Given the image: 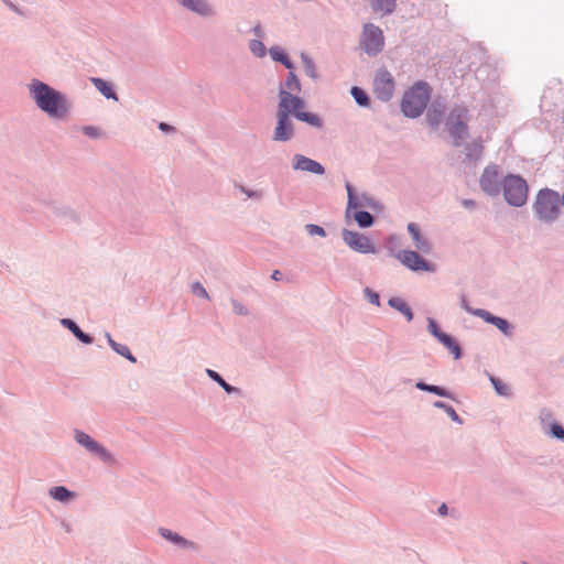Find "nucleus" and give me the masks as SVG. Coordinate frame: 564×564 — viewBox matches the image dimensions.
Returning a JSON list of instances; mask_svg holds the SVG:
<instances>
[{"label":"nucleus","instance_id":"cd10ccee","mask_svg":"<svg viewBox=\"0 0 564 564\" xmlns=\"http://www.w3.org/2000/svg\"><path fill=\"white\" fill-rule=\"evenodd\" d=\"M269 54L274 62L281 63L289 70H292L294 68V63L291 61V58L282 47L278 45L272 46L269 50Z\"/></svg>","mask_w":564,"mask_h":564},{"label":"nucleus","instance_id":"b1692460","mask_svg":"<svg viewBox=\"0 0 564 564\" xmlns=\"http://www.w3.org/2000/svg\"><path fill=\"white\" fill-rule=\"evenodd\" d=\"M48 496L61 503H68L76 498V492L65 486H54L50 488Z\"/></svg>","mask_w":564,"mask_h":564},{"label":"nucleus","instance_id":"f3484780","mask_svg":"<svg viewBox=\"0 0 564 564\" xmlns=\"http://www.w3.org/2000/svg\"><path fill=\"white\" fill-rule=\"evenodd\" d=\"M446 111V102L442 97L435 98L427 109L426 122L427 124L436 129L442 122Z\"/></svg>","mask_w":564,"mask_h":564},{"label":"nucleus","instance_id":"09e8293b","mask_svg":"<svg viewBox=\"0 0 564 564\" xmlns=\"http://www.w3.org/2000/svg\"><path fill=\"white\" fill-rule=\"evenodd\" d=\"M230 302L232 305V311L236 315H239V316L249 315V310L242 303H240L239 301H237L234 297L230 299Z\"/></svg>","mask_w":564,"mask_h":564},{"label":"nucleus","instance_id":"c03bdc74","mask_svg":"<svg viewBox=\"0 0 564 564\" xmlns=\"http://www.w3.org/2000/svg\"><path fill=\"white\" fill-rule=\"evenodd\" d=\"M427 330L429 333L434 336L438 341L445 336L447 333H444L436 321L432 317L427 318Z\"/></svg>","mask_w":564,"mask_h":564},{"label":"nucleus","instance_id":"a211bd4d","mask_svg":"<svg viewBox=\"0 0 564 564\" xmlns=\"http://www.w3.org/2000/svg\"><path fill=\"white\" fill-rule=\"evenodd\" d=\"M477 317L497 327L506 337H512L514 327L508 319L496 316L488 311L477 313Z\"/></svg>","mask_w":564,"mask_h":564},{"label":"nucleus","instance_id":"5fc2aeb1","mask_svg":"<svg viewBox=\"0 0 564 564\" xmlns=\"http://www.w3.org/2000/svg\"><path fill=\"white\" fill-rule=\"evenodd\" d=\"M158 128L164 132V133H170V132H173L175 129L174 127H172L171 124L166 123V122H160Z\"/></svg>","mask_w":564,"mask_h":564},{"label":"nucleus","instance_id":"58836bf2","mask_svg":"<svg viewBox=\"0 0 564 564\" xmlns=\"http://www.w3.org/2000/svg\"><path fill=\"white\" fill-rule=\"evenodd\" d=\"M301 59L303 63L305 74L312 79H317L318 73H317L314 61L305 53L301 54Z\"/></svg>","mask_w":564,"mask_h":564},{"label":"nucleus","instance_id":"412c9836","mask_svg":"<svg viewBox=\"0 0 564 564\" xmlns=\"http://www.w3.org/2000/svg\"><path fill=\"white\" fill-rule=\"evenodd\" d=\"M484 153V145L480 139H475L465 144L463 154V162L466 164L476 163Z\"/></svg>","mask_w":564,"mask_h":564},{"label":"nucleus","instance_id":"79ce46f5","mask_svg":"<svg viewBox=\"0 0 564 564\" xmlns=\"http://www.w3.org/2000/svg\"><path fill=\"white\" fill-rule=\"evenodd\" d=\"M249 50L254 56L259 58L264 57L267 54L265 45L259 39H254L249 42Z\"/></svg>","mask_w":564,"mask_h":564},{"label":"nucleus","instance_id":"6e6d98bb","mask_svg":"<svg viewBox=\"0 0 564 564\" xmlns=\"http://www.w3.org/2000/svg\"><path fill=\"white\" fill-rule=\"evenodd\" d=\"M462 206L466 209H474L476 207V202L474 199L465 198L462 200Z\"/></svg>","mask_w":564,"mask_h":564},{"label":"nucleus","instance_id":"864d4df0","mask_svg":"<svg viewBox=\"0 0 564 564\" xmlns=\"http://www.w3.org/2000/svg\"><path fill=\"white\" fill-rule=\"evenodd\" d=\"M251 32L254 34V36H257L259 40H261L263 36H264V32H263V29L261 26V24H256L252 29H251Z\"/></svg>","mask_w":564,"mask_h":564},{"label":"nucleus","instance_id":"49530a36","mask_svg":"<svg viewBox=\"0 0 564 564\" xmlns=\"http://www.w3.org/2000/svg\"><path fill=\"white\" fill-rule=\"evenodd\" d=\"M364 296L375 306H380V296L379 293L373 291L371 288L367 286L362 290Z\"/></svg>","mask_w":564,"mask_h":564},{"label":"nucleus","instance_id":"6e6552de","mask_svg":"<svg viewBox=\"0 0 564 564\" xmlns=\"http://www.w3.org/2000/svg\"><path fill=\"white\" fill-rule=\"evenodd\" d=\"M360 48L368 56H377L383 51L384 36L382 30L373 23H365L359 40Z\"/></svg>","mask_w":564,"mask_h":564},{"label":"nucleus","instance_id":"680f3d73","mask_svg":"<svg viewBox=\"0 0 564 564\" xmlns=\"http://www.w3.org/2000/svg\"><path fill=\"white\" fill-rule=\"evenodd\" d=\"M561 204L564 206V192H563L562 198H560V205Z\"/></svg>","mask_w":564,"mask_h":564},{"label":"nucleus","instance_id":"3c124183","mask_svg":"<svg viewBox=\"0 0 564 564\" xmlns=\"http://www.w3.org/2000/svg\"><path fill=\"white\" fill-rule=\"evenodd\" d=\"M460 307L467 312L468 314H471L474 316L477 317V313H481V312H485L486 310L484 308H473L469 303H468V300L466 299V296H462L460 297Z\"/></svg>","mask_w":564,"mask_h":564},{"label":"nucleus","instance_id":"f704fd0d","mask_svg":"<svg viewBox=\"0 0 564 564\" xmlns=\"http://www.w3.org/2000/svg\"><path fill=\"white\" fill-rule=\"evenodd\" d=\"M352 217L360 228H370L376 221V218L367 210L355 209Z\"/></svg>","mask_w":564,"mask_h":564},{"label":"nucleus","instance_id":"aec40b11","mask_svg":"<svg viewBox=\"0 0 564 564\" xmlns=\"http://www.w3.org/2000/svg\"><path fill=\"white\" fill-rule=\"evenodd\" d=\"M159 534L163 539H165L166 541H169L172 544L178 546L180 549L188 550V551H196L197 550V544L195 542L185 539L181 534H178L176 532H173L170 529L159 528Z\"/></svg>","mask_w":564,"mask_h":564},{"label":"nucleus","instance_id":"8fccbe9b","mask_svg":"<svg viewBox=\"0 0 564 564\" xmlns=\"http://www.w3.org/2000/svg\"><path fill=\"white\" fill-rule=\"evenodd\" d=\"M192 292L199 297H203L205 300H209V295L207 290L204 288V285L200 282H194L192 284Z\"/></svg>","mask_w":564,"mask_h":564},{"label":"nucleus","instance_id":"5701e85b","mask_svg":"<svg viewBox=\"0 0 564 564\" xmlns=\"http://www.w3.org/2000/svg\"><path fill=\"white\" fill-rule=\"evenodd\" d=\"M90 82L105 98L118 101V95L109 82L100 77H91Z\"/></svg>","mask_w":564,"mask_h":564},{"label":"nucleus","instance_id":"4468645a","mask_svg":"<svg viewBox=\"0 0 564 564\" xmlns=\"http://www.w3.org/2000/svg\"><path fill=\"white\" fill-rule=\"evenodd\" d=\"M41 202L54 217L66 223L77 221V213L69 205L52 198L42 199Z\"/></svg>","mask_w":564,"mask_h":564},{"label":"nucleus","instance_id":"c9c22d12","mask_svg":"<svg viewBox=\"0 0 564 564\" xmlns=\"http://www.w3.org/2000/svg\"><path fill=\"white\" fill-rule=\"evenodd\" d=\"M371 6L375 11L382 12L383 14H391L397 6L395 0H371Z\"/></svg>","mask_w":564,"mask_h":564},{"label":"nucleus","instance_id":"37998d69","mask_svg":"<svg viewBox=\"0 0 564 564\" xmlns=\"http://www.w3.org/2000/svg\"><path fill=\"white\" fill-rule=\"evenodd\" d=\"M538 420L542 430H545L547 427V424L553 421L552 410L546 406L541 408L538 413Z\"/></svg>","mask_w":564,"mask_h":564},{"label":"nucleus","instance_id":"c756f323","mask_svg":"<svg viewBox=\"0 0 564 564\" xmlns=\"http://www.w3.org/2000/svg\"><path fill=\"white\" fill-rule=\"evenodd\" d=\"M359 207L369 208L376 213H380L383 209L382 204L367 193H362L360 196H358L357 208Z\"/></svg>","mask_w":564,"mask_h":564},{"label":"nucleus","instance_id":"bb28decb","mask_svg":"<svg viewBox=\"0 0 564 564\" xmlns=\"http://www.w3.org/2000/svg\"><path fill=\"white\" fill-rule=\"evenodd\" d=\"M205 372H206L207 377L210 380H213L214 382H216L219 387H221L227 394H239L240 393L239 388L229 384L217 371L207 368L205 370Z\"/></svg>","mask_w":564,"mask_h":564},{"label":"nucleus","instance_id":"4c0bfd02","mask_svg":"<svg viewBox=\"0 0 564 564\" xmlns=\"http://www.w3.org/2000/svg\"><path fill=\"white\" fill-rule=\"evenodd\" d=\"M546 435L564 443V426L556 421H552L547 424V427L543 430Z\"/></svg>","mask_w":564,"mask_h":564},{"label":"nucleus","instance_id":"603ef678","mask_svg":"<svg viewBox=\"0 0 564 564\" xmlns=\"http://www.w3.org/2000/svg\"><path fill=\"white\" fill-rule=\"evenodd\" d=\"M83 133L90 139H98L101 134L99 128L95 126H84L82 128Z\"/></svg>","mask_w":564,"mask_h":564},{"label":"nucleus","instance_id":"ea45409f","mask_svg":"<svg viewBox=\"0 0 564 564\" xmlns=\"http://www.w3.org/2000/svg\"><path fill=\"white\" fill-rule=\"evenodd\" d=\"M433 406L436 409L443 410L451 417V420L453 422H455L457 424H463L462 417L457 414V412L455 411V409L452 405H449L443 401H435L433 403Z\"/></svg>","mask_w":564,"mask_h":564},{"label":"nucleus","instance_id":"72a5a7b5","mask_svg":"<svg viewBox=\"0 0 564 564\" xmlns=\"http://www.w3.org/2000/svg\"><path fill=\"white\" fill-rule=\"evenodd\" d=\"M295 119L303 121L316 129H322L324 126L322 118L317 113L310 111L302 110L300 113H297V117Z\"/></svg>","mask_w":564,"mask_h":564},{"label":"nucleus","instance_id":"a878e982","mask_svg":"<svg viewBox=\"0 0 564 564\" xmlns=\"http://www.w3.org/2000/svg\"><path fill=\"white\" fill-rule=\"evenodd\" d=\"M106 338H107V341L110 346V348L117 352L118 355H120L121 357L126 358L127 360H129L130 362L132 364H135L137 362V358L133 356V354L130 351L129 347L127 345H123V344H120V343H117L109 333H106Z\"/></svg>","mask_w":564,"mask_h":564},{"label":"nucleus","instance_id":"f257e3e1","mask_svg":"<svg viewBox=\"0 0 564 564\" xmlns=\"http://www.w3.org/2000/svg\"><path fill=\"white\" fill-rule=\"evenodd\" d=\"M28 90L36 107L50 118L63 120L69 115L72 106L64 93L36 78L28 84Z\"/></svg>","mask_w":564,"mask_h":564},{"label":"nucleus","instance_id":"13d9d810","mask_svg":"<svg viewBox=\"0 0 564 564\" xmlns=\"http://www.w3.org/2000/svg\"><path fill=\"white\" fill-rule=\"evenodd\" d=\"M447 511H448V507L446 506V503H442L437 509V512L440 516H446Z\"/></svg>","mask_w":564,"mask_h":564},{"label":"nucleus","instance_id":"4d7b16f0","mask_svg":"<svg viewBox=\"0 0 564 564\" xmlns=\"http://www.w3.org/2000/svg\"><path fill=\"white\" fill-rule=\"evenodd\" d=\"M402 315L405 317V319L408 322H412L413 321L414 314H413V312H412L410 306L402 313Z\"/></svg>","mask_w":564,"mask_h":564},{"label":"nucleus","instance_id":"6ab92c4d","mask_svg":"<svg viewBox=\"0 0 564 564\" xmlns=\"http://www.w3.org/2000/svg\"><path fill=\"white\" fill-rule=\"evenodd\" d=\"M406 230L413 240L414 247L419 251L426 253V254H429L432 251L431 241L429 240L427 237L422 235L421 229L417 224L409 223L406 226Z\"/></svg>","mask_w":564,"mask_h":564},{"label":"nucleus","instance_id":"2f4dec72","mask_svg":"<svg viewBox=\"0 0 564 564\" xmlns=\"http://www.w3.org/2000/svg\"><path fill=\"white\" fill-rule=\"evenodd\" d=\"M488 377H489V381L491 382L495 392L499 397H503L507 399L512 397V389L510 386H508L502 380H500L499 378H497L492 375H489Z\"/></svg>","mask_w":564,"mask_h":564},{"label":"nucleus","instance_id":"393cba45","mask_svg":"<svg viewBox=\"0 0 564 564\" xmlns=\"http://www.w3.org/2000/svg\"><path fill=\"white\" fill-rule=\"evenodd\" d=\"M415 388L421 391L436 394L441 398H447V399L455 400L454 393L442 386L430 384V383H426V382L420 380L415 383Z\"/></svg>","mask_w":564,"mask_h":564},{"label":"nucleus","instance_id":"c85d7f7f","mask_svg":"<svg viewBox=\"0 0 564 564\" xmlns=\"http://www.w3.org/2000/svg\"><path fill=\"white\" fill-rule=\"evenodd\" d=\"M234 187L247 198L256 202H261L265 196V191L263 188H249L241 183H235Z\"/></svg>","mask_w":564,"mask_h":564},{"label":"nucleus","instance_id":"473e14b6","mask_svg":"<svg viewBox=\"0 0 564 564\" xmlns=\"http://www.w3.org/2000/svg\"><path fill=\"white\" fill-rule=\"evenodd\" d=\"M440 343L448 349V351L453 355L454 359H459L463 355L462 347L458 341H456L451 335L446 334L440 340Z\"/></svg>","mask_w":564,"mask_h":564},{"label":"nucleus","instance_id":"1a4fd4ad","mask_svg":"<svg viewBox=\"0 0 564 564\" xmlns=\"http://www.w3.org/2000/svg\"><path fill=\"white\" fill-rule=\"evenodd\" d=\"M395 91V82L392 74L386 68L380 67L373 78V93L382 102H388L392 99Z\"/></svg>","mask_w":564,"mask_h":564},{"label":"nucleus","instance_id":"e433bc0d","mask_svg":"<svg viewBox=\"0 0 564 564\" xmlns=\"http://www.w3.org/2000/svg\"><path fill=\"white\" fill-rule=\"evenodd\" d=\"M350 95L352 96L355 102L359 106V107H369L370 105V97L368 96V94L360 87L358 86H352L350 88Z\"/></svg>","mask_w":564,"mask_h":564},{"label":"nucleus","instance_id":"39448f33","mask_svg":"<svg viewBox=\"0 0 564 564\" xmlns=\"http://www.w3.org/2000/svg\"><path fill=\"white\" fill-rule=\"evenodd\" d=\"M529 184L519 174L508 173L505 175V185L501 191L506 203L516 208L524 206L529 198Z\"/></svg>","mask_w":564,"mask_h":564},{"label":"nucleus","instance_id":"ddd939ff","mask_svg":"<svg viewBox=\"0 0 564 564\" xmlns=\"http://www.w3.org/2000/svg\"><path fill=\"white\" fill-rule=\"evenodd\" d=\"M294 135L295 127L291 117L276 113V124L273 129L272 140L274 142H289Z\"/></svg>","mask_w":564,"mask_h":564},{"label":"nucleus","instance_id":"de8ad7c7","mask_svg":"<svg viewBox=\"0 0 564 564\" xmlns=\"http://www.w3.org/2000/svg\"><path fill=\"white\" fill-rule=\"evenodd\" d=\"M305 230L310 236H318L322 238L327 236L326 230L319 225L307 224L305 225Z\"/></svg>","mask_w":564,"mask_h":564},{"label":"nucleus","instance_id":"9d476101","mask_svg":"<svg viewBox=\"0 0 564 564\" xmlns=\"http://www.w3.org/2000/svg\"><path fill=\"white\" fill-rule=\"evenodd\" d=\"M343 240L355 252L361 254H376L379 252V249L376 247L372 240L368 236L358 231L344 229Z\"/></svg>","mask_w":564,"mask_h":564},{"label":"nucleus","instance_id":"0eeeda50","mask_svg":"<svg viewBox=\"0 0 564 564\" xmlns=\"http://www.w3.org/2000/svg\"><path fill=\"white\" fill-rule=\"evenodd\" d=\"M505 175L500 165L488 164L479 177L481 191L489 197H498L505 185Z\"/></svg>","mask_w":564,"mask_h":564},{"label":"nucleus","instance_id":"dca6fc26","mask_svg":"<svg viewBox=\"0 0 564 564\" xmlns=\"http://www.w3.org/2000/svg\"><path fill=\"white\" fill-rule=\"evenodd\" d=\"M292 169L294 171L308 172L316 175L325 174V167L317 161L303 154H294L292 158Z\"/></svg>","mask_w":564,"mask_h":564},{"label":"nucleus","instance_id":"7c9ffc66","mask_svg":"<svg viewBox=\"0 0 564 564\" xmlns=\"http://www.w3.org/2000/svg\"><path fill=\"white\" fill-rule=\"evenodd\" d=\"M279 90L291 91V94H299L301 91V83L293 69L288 73V76L284 83L280 85Z\"/></svg>","mask_w":564,"mask_h":564},{"label":"nucleus","instance_id":"7ed1b4c3","mask_svg":"<svg viewBox=\"0 0 564 564\" xmlns=\"http://www.w3.org/2000/svg\"><path fill=\"white\" fill-rule=\"evenodd\" d=\"M535 218L542 224L551 225L560 216V194L551 188H541L532 204Z\"/></svg>","mask_w":564,"mask_h":564},{"label":"nucleus","instance_id":"a18cd8bd","mask_svg":"<svg viewBox=\"0 0 564 564\" xmlns=\"http://www.w3.org/2000/svg\"><path fill=\"white\" fill-rule=\"evenodd\" d=\"M388 305L401 314L409 307V304L400 296L390 297Z\"/></svg>","mask_w":564,"mask_h":564},{"label":"nucleus","instance_id":"a19ab883","mask_svg":"<svg viewBox=\"0 0 564 564\" xmlns=\"http://www.w3.org/2000/svg\"><path fill=\"white\" fill-rule=\"evenodd\" d=\"M345 187H346V191H347V198H348L346 216L349 217L350 216V210L351 209H357L358 195L356 194L354 186L349 182H347L345 184Z\"/></svg>","mask_w":564,"mask_h":564},{"label":"nucleus","instance_id":"20e7f679","mask_svg":"<svg viewBox=\"0 0 564 564\" xmlns=\"http://www.w3.org/2000/svg\"><path fill=\"white\" fill-rule=\"evenodd\" d=\"M452 139V145L459 148L468 137V109L463 105L454 106L445 122Z\"/></svg>","mask_w":564,"mask_h":564},{"label":"nucleus","instance_id":"423d86ee","mask_svg":"<svg viewBox=\"0 0 564 564\" xmlns=\"http://www.w3.org/2000/svg\"><path fill=\"white\" fill-rule=\"evenodd\" d=\"M74 441L86 449V452L93 456H96L102 464L116 467L119 465L116 456L106 448L102 444L91 437L88 433L83 430L75 429L73 432Z\"/></svg>","mask_w":564,"mask_h":564},{"label":"nucleus","instance_id":"2eb2a0df","mask_svg":"<svg viewBox=\"0 0 564 564\" xmlns=\"http://www.w3.org/2000/svg\"><path fill=\"white\" fill-rule=\"evenodd\" d=\"M184 9L195 13L196 15L210 19L216 15V9L208 0H176Z\"/></svg>","mask_w":564,"mask_h":564},{"label":"nucleus","instance_id":"052dcab7","mask_svg":"<svg viewBox=\"0 0 564 564\" xmlns=\"http://www.w3.org/2000/svg\"><path fill=\"white\" fill-rule=\"evenodd\" d=\"M61 525H62V528L64 529V531H65L66 533H70V532H72V525H70V523H68V522H66V521H63Z\"/></svg>","mask_w":564,"mask_h":564},{"label":"nucleus","instance_id":"9b49d317","mask_svg":"<svg viewBox=\"0 0 564 564\" xmlns=\"http://www.w3.org/2000/svg\"><path fill=\"white\" fill-rule=\"evenodd\" d=\"M279 102L276 113L296 118L304 107L305 101L296 94L291 91L279 90Z\"/></svg>","mask_w":564,"mask_h":564},{"label":"nucleus","instance_id":"f03ea898","mask_svg":"<svg viewBox=\"0 0 564 564\" xmlns=\"http://www.w3.org/2000/svg\"><path fill=\"white\" fill-rule=\"evenodd\" d=\"M430 99V85L419 80L404 91L400 104L401 111L406 118L416 119L424 112Z\"/></svg>","mask_w":564,"mask_h":564},{"label":"nucleus","instance_id":"4be33fe9","mask_svg":"<svg viewBox=\"0 0 564 564\" xmlns=\"http://www.w3.org/2000/svg\"><path fill=\"white\" fill-rule=\"evenodd\" d=\"M61 325L69 330L77 340H79L84 345H91L94 343V337L85 332L77 325V323L72 318H62L59 321Z\"/></svg>","mask_w":564,"mask_h":564},{"label":"nucleus","instance_id":"bf43d9fd","mask_svg":"<svg viewBox=\"0 0 564 564\" xmlns=\"http://www.w3.org/2000/svg\"><path fill=\"white\" fill-rule=\"evenodd\" d=\"M271 278L274 281H280L282 279V273L279 270H274L271 274Z\"/></svg>","mask_w":564,"mask_h":564},{"label":"nucleus","instance_id":"e2e57ef3","mask_svg":"<svg viewBox=\"0 0 564 564\" xmlns=\"http://www.w3.org/2000/svg\"><path fill=\"white\" fill-rule=\"evenodd\" d=\"M11 8H12L14 11H18V10H17V7H15V6H13V4H11Z\"/></svg>","mask_w":564,"mask_h":564},{"label":"nucleus","instance_id":"f8f14e48","mask_svg":"<svg viewBox=\"0 0 564 564\" xmlns=\"http://www.w3.org/2000/svg\"><path fill=\"white\" fill-rule=\"evenodd\" d=\"M398 260L412 271L432 272L434 265L415 250H403L397 254Z\"/></svg>","mask_w":564,"mask_h":564}]
</instances>
